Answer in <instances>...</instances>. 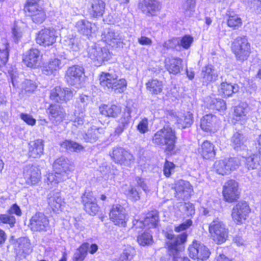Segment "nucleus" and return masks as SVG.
<instances>
[{
  "label": "nucleus",
  "instance_id": "1",
  "mask_svg": "<svg viewBox=\"0 0 261 261\" xmlns=\"http://www.w3.org/2000/svg\"><path fill=\"white\" fill-rule=\"evenodd\" d=\"M53 167L55 172L49 173L47 179L48 184L54 185L68 179L69 174L73 170L72 163L67 158L61 156L57 159L54 164Z\"/></svg>",
  "mask_w": 261,
  "mask_h": 261
},
{
  "label": "nucleus",
  "instance_id": "2",
  "mask_svg": "<svg viewBox=\"0 0 261 261\" xmlns=\"http://www.w3.org/2000/svg\"><path fill=\"white\" fill-rule=\"evenodd\" d=\"M177 137L174 129L170 126H164L158 130L153 136L152 143L161 147H164L168 152H172L175 148Z\"/></svg>",
  "mask_w": 261,
  "mask_h": 261
},
{
  "label": "nucleus",
  "instance_id": "3",
  "mask_svg": "<svg viewBox=\"0 0 261 261\" xmlns=\"http://www.w3.org/2000/svg\"><path fill=\"white\" fill-rule=\"evenodd\" d=\"M187 236L186 232L175 237L172 232H166L165 237L168 240L166 244L169 254L162 257L161 261H174L177 253L184 249V244L187 241Z\"/></svg>",
  "mask_w": 261,
  "mask_h": 261
},
{
  "label": "nucleus",
  "instance_id": "4",
  "mask_svg": "<svg viewBox=\"0 0 261 261\" xmlns=\"http://www.w3.org/2000/svg\"><path fill=\"white\" fill-rule=\"evenodd\" d=\"M100 85L105 89L120 93L124 91L126 82L124 79H118V76L113 73L102 72L99 77Z\"/></svg>",
  "mask_w": 261,
  "mask_h": 261
},
{
  "label": "nucleus",
  "instance_id": "5",
  "mask_svg": "<svg viewBox=\"0 0 261 261\" xmlns=\"http://www.w3.org/2000/svg\"><path fill=\"white\" fill-rule=\"evenodd\" d=\"M209 231L214 241L218 244L224 243L228 238V228L218 219H215L211 223Z\"/></svg>",
  "mask_w": 261,
  "mask_h": 261
},
{
  "label": "nucleus",
  "instance_id": "6",
  "mask_svg": "<svg viewBox=\"0 0 261 261\" xmlns=\"http://www.w3.org/2000/svg\"><path fill=\"white\" fill-rule=\"evenodd\" d=\"M232 50L237 60H246L250 54V45L246 37H237L233 42Z\"/></svg>",
  "mask_w": 261,
  "mask_h": 261
},
{
  "label": "nucleus",
  "instance_id": "7",
  "mask_svg": "<svg viewBox=\"0 0 261 261\" xmlns=\"http://www.w3.org/2000/svg\"><path fill=\"white\" fill-rule=\"evenodd\" d=\"M101 39L113 47H123L124 36L122 32L113 29H106L101 34Z\"/></svg>",
  "mask_w": 261,
  "mask_h": 261
},
{
  "label": "nucleus",
  "instance_id": "8",
  "mask_svg": "<svg viewBox=\"0 0 261 261\" xmlns=\"http://www.w3.org/2000/svg\"><path fill=\"white\" fill-rule=\"evenodd\" d=\"M110 155L116 164L129 166L134 162L133 154L122 147H114Z\"/></svg>",
  "mask_w": 261,
  "mask_h": 261
},
{
  "label": "nucleus",
  "instance_id": "9",
  "mask_svg": "<svg viewBox=\"0 0 261 261\" xmlns=\"http://www.w3.org/2000/svg\"><path fill=\"white\" fill-rule=\"evenodd\" d=\"M57 37L58 33L55 29H44L38 33L36 40L38 44L46 47L55 43Z\"/></svg>",
  "mask_w": 261,
  "mask_h": 261
},
{
  "label": "nucleus",
  "instance_id": "10",
  "mask_svg": "<svg viewBox=\"0 0 261 261\" xmlns=\"http://www.w3.org/2000/svg\"><path fill=\"white\" fill-rule=\"evenodd\" d=\"M189 255L197 261H203L208 258L210 252L203 244L197 241H193L189 247Z\"/></svg>",
  "mask_w": 261,
  "mask_h": 261
},
{
  "label": "nucleus",
  "instance_id": "11",
  "mask_svg": "<svg viewBox=\"0 0 261 261\" xmlns=\"http://www.w3.org/2000/svg\"><path fill=\"white\" fill-rule=\"evenodd\" d=\"M30 226L34 231H46L49 226V220L43 213H36L30 219Z\"/></svg>",
  "mask_w": 261,
  "mask_h": 261
},
{
  "label": "nucleus",
  "instance_id": "12",
  "mask_svg": "<svg viewBox=\"0 0 261 261\" xmlns=\"http://www.w3.org/2000/svg\"><path fill=\"white\" fill-rule=\"evenodd\" d=\"M250 212L248 203L245 201H240L233 207L231 216L233 220L238 224L242 223L246 219Z\"/></svg>",
  "mask_w": 261,
  "mask_h": 261
},
{
  "label": "nucleus",
  "instance_id": "13",
  "mask_svg": "<svg viewBox=\"0 0 261 261\" xmlns=\"http://www.w3.org/2000/svg\"><path fill=\"white\" fill-rule=\"evenodd\" d=\"M88 57L95 62V65L99 66L103 61L110 58V54L106 47L90 46L88 48Z\"/></svg>",
  "mask_w": 261,
  "mask_h": 261
},
{
  "label": "nucleus",
  "instance_id": "14",
  "mask_svg": "<svg viewBox=\"0 0 261 261\" xmlns=\"http://www.w3.org/2000/svg\"><path fill=\"white\" fill-rule=\"evenodd\" d=\"M238 183L234 180L230 179L225 182L223 186V195L226 201L232 202L239 198Z\"/></svg>",
  "mask_w": 261,
  "mask_h": 261
},
{
  "label": "nucleus",
  "instance_id": "15",
  "mask_svg": "<svg viewBox=\"0 0 261 261\" xmlns=\"http://www.w3.org/2000/svg\"><path fill=\"white\" fill-rule=\"evenodd\" d=\"M74 94V91L67 88H62L58 86L51 90L50 98L55 102L63 103L70 100Z\"/></svg>",
  "mask_w": 261,
  "mask_h": 261
},
{
  "label": "nucleus",
  "instance_id": "16",
  "mask_svg": "<svg viewBox=\"0 0 261 261\" xmlns=\"http://www.w3.org/2000/svg\"><path fill=\"white\" fill-rule=\"evenodd\" d=\"M161 5L156 0H141L139 8L147 16L157 15L161 10Z\"/></svg>",
  "mask_w": 261,
  "mask_h": 261
},
{
  "label": "nucleus",
  "instance_id": "17",
  "mask_svg": "<svg viewBox=\"0 0 261 261\" xmlns=\"http://www.w3.org/2000/svg\"><path fill=\"white\" fill-rule=\"evenodd\" d=\"M23 176L27 184L30 185H36L41 178L40 170L36 165H27L23 168Z\"/></svg>",
  "mask_w": 261,
  "mask_h": 261
},
{
  "label": "nucleus",
  "instance_id": "18",
  "mask_svg": "<svg viewBox=\"0 0 261 261\" xmlns=\"http://www.w3.org/2000/svg\"><path fill=\"white\" fill-rule=\"evenodd\" d=\"M84 69L79 66H72L68 68L66 73V82L72 86H79L83 79Z\"/></svg>",
  "mask_w": 261,
  "mask_h": 261
},
{
  "label": "nucleus",
  "instance_id": "19",
  "mask_svg": "<svg viewBox=\"0 0 261 261\" xmlns=\"http://www.w3.org/2000/svg\"><path fill=\"white\" fill-rule=\"evenodd\" d=\"M110 219L115 225L124 226L126 222L125 210L120 205H114L110 212Z\"/></svg>",
  "mask_w": 261,
  "mask_h": 261
},
{
  "label": "nucleus",
  "instance_id": "20",
  "mask_svg": "<svg viewBox=\"0 0 261 261\" xmlns=\"http://www.w3.org/2000/svg\"><path fill=\"white\" fill-rule=\"evenodd\" d=\"M84 209L87 213L91 215H95L99 210V206L96 202V199L91 191H86L82 197Z\"/></svg>",
  "mask_w": 261,
  "mask_h": 261
},
{
  "label": "nucleus",
  "instance_id": "21",
  "mask_svg": "<svg viewBox=\"0 0 261 261\" xmlns=\"http://www.w3.org/2000/svg\"><path fill=\"white\" fill-rule=\"evenodd\" d=\"M175 196L179 199L184 200L190 197L193 189L189 181L179 180L175 184Z\"/></svg>",
  "mask_w": 261,
  "mask_h": 261
},
{
  "label": "nucleus",
  "instance_id": "22",
  "mask_svg": "<svg viewBox=\"0 0 261 261\" xmlns=\"http://www.w3.org/2000/svg\"><path fill=\"white\" fill-rule=\"evenodd\" d=\"M31 251L30 244L25 238L19 239L14 245V252L19 259L25 257Z\"/></svg>",
  "mask_w": 261,
  "mask_h": 261
},
{
  "label": "nucleus",
  "instance_id": "23",
  "mask_svg": "<svg viewBox=\"0 0 261 261\" xmlns=\"http://www.w3.org/2000/svg\"><path fill=\"white\" fill-rule=\"evenodd\" d=\"M217 121V118L215 116L212 114L205 115L201 119V128L205 132L214 133L218 127Z\"/></svg>",
  "mask_w": 261,
  "mask_h": 261
},
{
  "label": "nucleus",
  "instance_id": "24",
  "mask_svg": "<svg viewBox=\"0 0 261 261\" xmlns=\"http://www.w3.org/2000/svg\"><path fill=\"white\" fill-rule=\"evenodd\" d=\"M105 3L102 0H90L88 12L93 17L102 16L105 12Z\"/></svg>",
  "mask_w": 261,
  "mask_h": 261
},
{
  "label": "nucleus",
  "instance_id": "25",
  "mask_svg": "<svg viewBox=\"0 0 261 261\" xmlns=\"http://www.w3.org/2000/svg\"><path fill=\"white\" fill-rule=\"evenodd\" d=\"M48 110L49 119L54 123L58 124L64 119L66 113L59 105H50Z\"/></svg>",
  "mask_w": 261,
  "mask_h": 261
},
{
  "label": "nucleus",
  "instance_id": "26",
  "mask_svg": "<svg viewBox=\"0 0 261 261\" xmlns=\"http://www.w3.org/2000/svg\"><path fill=\"white\" fill-rule=\"evenodd\" d=\"M193 42V38L190 35H185L180 39H173L166 41L164 44V47L167 48H174L176 43L187 49L191 45Z\"/></svg>",
  "mask_w": 261,
  "mask_h": 261
},
{
  "label": "nucleus",
  "instance_id": "27",
  "mask_svg": "<svg viewBox=\"0 0 261 261\" xmlns=\"http://www.w3.org/2000/svg\"><path fill=\"white\" fill-rule=\"evenodd\" d=\"M130 108L126 107L123 115L117 121L118 124L115 129L116 135L119 136L125 129L128 128L130 121Z\"/></svg>",
  "mask_w": 261,
  "mask_h": 261
},
{
  "label": "nucleus",
  "instance_id": "28",
  "mask_svg": "<svg viewBox=\"0 0 261 261\" xmlns=\"http://www.w3.org/2000/svg\"><path fill=\"white\" fill-rule=\"evenodd\" d=\"M176 120L177 127L184 129L190 127L193 123V115L190 112H178Z\"/></svg>",
  "mask_w": 261,
  "mask_h": 261
},
{
  "label": "nucleus",
  "instance_id": "29",
  "mask_svg": "<svg viewBox=\"0 0 261 261\" xmlns=\"http://www.w3.org/2000/svg\"><path fill=\"white\" fill-rule=\"evenodd\" d=\"M29 147V155L33 158H38L43 153L44 144L41 139H37L31 142Z\"/></svg>",
  "mask_w": 261,
  "mask_h": 261
},
{
  "label": "nucleus",
  "instance_id": "30",
  "mask_svg": "<svg viewBox=\"0 0 261 261\" xmlns=\"http://www.w3.org/2000/svg\"><path fill=\"white\" fill-rule=\"evenodd\" d=\"M182 60L179 58H167L165 60V66L170 73L176 74L182 68Z\"/></svg>",
  "mask_w": 261,
  "mask_h": 261
},
{
  "label": "nucleus",
  "instance_id": "31",
  "mask_svg": "<svg viewBox=\"0 0 261 261\" xmlns=\"http://www.w3.org/2000/svg\"><path fill=\"white\" fill-rule=\"evenodd\" d=\"M201 77L203 83L208 84L215 82L218 78V74L211 65L203 67L201 70Z\"/></svg>",
  "mask_w": 261,
  "mask_h": 261
},
{
  "label": "nucleus",
  "instance_id": "32",
  "mask_svg": "<svg viewBox=\"0 0 261 261\" xmlns=\"http://www.w3.org/2000/svg\"><path fill=\"white\" fill-rule=\"evenodd\" d=\"M99 111L105 116L116 118L120 114L121 108L116 105H103L99 107Z\"/></svg>",
  "mask_w": 261,
  "mask_h": 261
},
{
  "label": "nucleus",
  "instance_id": "33",
  "mask_svg": "<svg viewBox=\"0 0 261 261\" xmlns=\"http://www.w3.org/2000/svg\"><path fill=\"white\" fill-rule=\"evenodd\" d=\"M247 110V105L245 103H242L236 107L233 114V120L240 122L241 124H244L247 119L246 116Z\"/></svg>",
  "mask_w": 261,
  "mask_h": 261
},
{
  "label": "nucleus",
  "instance_id": "34",
  "mask_svg": "<svg viewBox=\"0 0 261 261\" xmlns=\"http://www.w3.org/2000/svg\"><path fill=\"white\" fill-rule=\"evenodd\" d=\"M40 56V51L36 48L30 49L23 59V62L30 67H35L37 66Z\"/></svg>",
  "mask_w": 261,
  "mask_h": 261
},
{
  "label": "nucleus",
  "instance_id": "35",
  "mask_svg": "<svg viewBox=\"0 0 261 261\" xmlns=\"http://www.w3.org/2000/svg\"><path fill=\"white\" fill-rule=\"evenodd\" d=\"M48 203L55 212L61 210L64 201L59 192H51L48 195Z\"/></svg>",
  "mask_w": 261,
  "mask_h": 261
},
{
  "label": "nucleus",
  "instance_id": "36",
  "mask_svg": "<svg viewBox=\"0 0 261 261\" xmlns=\"http://www.w3.org/2000/svg\"><path fill=\"white\" fill-rule=\"evenodd\" d=\"M239 87L237 84L232 85L227 82H222L218 88L220 95L225 97L231 96L232 94L239 91Z\"/></svg>",
  "mask_w": 261,
  "mask_h": 261
},
{
  "label": "nucleus",
  "instance_id": "37",
  "mask_svg": "<svg viewBox=\"0 0 261 261\" xmlns=\"http://www.w3.org/2000/svg\"><path fill=\"white\" fill-rule=\"evenodd\" d=\"M214 147V145L210 141H205L201 144L198 151L204 159H210L215 156Z\"/></svg>",
  "mask_w": 261,
  "mask_h": 261
},
{
  "label": "nucleus",
  "instance_id": "38",
  "mask_svg": "<svg viewBox=\"0 0 261 261\" xmlns=\"http://www.w3.org/2000/svg\"><path fill=\"white\" fill-rule=\"evenodd\" d=\"M62 43L65 49L72 51H78L81 48L80 41L75 36L72 35L65 37Z\"/></svg>",
  "mask_w": 261,
  "mask_h": 261
},
{
  "label": "nucleus",
  "instance_id": "39",
  "mask_svg": "<svg viewBox=\"0 0 261 261\" xmlns=\"http://www.w3.org/2000/svg\"><path fill=\"white\" fill-rule=\"evenodd\" d=\"M146 87L149 93L152 95H158L161 93L163 89L162 81L158 79L149 80L146 83Z\"/></svg>",
  "mask_w": 261,
  "mask_h": 261
},
{
  "label": "nucleus",
  "instance_id": "40",
  "mask_svg": "<svg viewBox=\"0 0 261 261\" xmlns=\"http://www.w3.org/2000/svg\"><path fill=\"white\" fill-rule=\"evenodd\" d=\"M159 213L157 211H152L148 213L144 221L139 223L148 228L156 227L159 222Z\"/></svg>",
  "mask_w": 261,
  "mask_h": 261
},
{
  "label": "nucleus",
  "instance_id": "41",
  "mask_svg": "<svg viewBox=\"0 0 261 261\" xmlns=\"http://www.w3.org/2000/svg\"><path fill=\"white\" fill-rule=\"evenodd\" d=\"M101 128L92 126L89 128L83 134V139L86 142L93 143L95 142L99 138Z\"/></svg>",
  "mask_w": 261,
  "mask_h": 261
},
{
  "label": "nucleus",
  "instance_id": "42",
  "mask_svg": "<svg viewBox=\"0 0 261 261\" xmlns=\"http://www.w3.org/2000/svg\"><path fill=\"white\" fill-rule=\"evenodd\" d=\"M94 25V24H92L87 20L81 19L76 22L75 27L80 34L89 36L92 33Z\"/></svg>",
  "mask_w": 261,
  "mask_h": 261
},
{
  "label": "nucleus",
  "instance_id": "43",
  "mask_svg": "<svg viewBox=\"0 0 261 261\" xmlns=\"http://www.w3.org/2000/svg\"><path fill=\"white\" fill-rule=\"evenodd\" d=\"M246 139L243 135L236 132L231 138V145L236 150L244 149L246 147Z\"/></svg>",
  "mask_w": 261,
  "mask_h": 261
},
{
  "label": "nucleus",
  "instance_id": "44",
  "mask_svg": "<svg viewBox=\"0 0 261 261\" xmlns=\"http://www.w3.org/2000/svg\"><path fill=\"white\" fill-rule=\"evenodd\" d=\"M28 11L29 12L33 22L41 23L45 20V14L41 8L31 7L29 8V11Z\"/></svg>",
  "mask_w": 261,
  "mask_h": 261
},
{
  "label": "nucleus",
  "instance_id": "45",
  "mask_svg": "<svg viewBox=\"0 0 261 261\" xmlns=\"http://www.w3.org/2000/svg\"><path fill=\"white\" fill-rule=\"evenodd\" d=\"M61 67V62L57 58L50 59L48 63L46 64L43 70V72L46 75H51L55 72L58 71Z\"/></svg>",
  "mask_w": 261,
  "mask_h": 261
},
{
  "label": "nucleus",
  "instance_id": "46",
  "mask_svg": "<svg viewBox=\"0 0 261 261\" xmlns=\"http://www.w3.org/2000/svg\"><path fill=\"white\" fill-rule=\"evenodd\" d=\"M62 148L71 152H80L84 149V147L81 144L71 141L65 140L61 144Z\"/></svg>",
  "mask_w": 261,
  "mask_h": 261
},
{
  "label": "nucleus",
  "instance_id": "47",
  "mask_svg": "<svg viewBox=\"0 0 261 261\" xmlns=\"http://www.w3.org/2000/svg\"><path fill=\"white\" fill-rule=\"evenodd\" d=\"M88 247V244H84L82 245L81 247L75 252L73 257V260L83 261L87 255Z\"/></svg>",
  "mask_w": 261,
  "mask_h": 261
},
{
  "label": "nucleus",
  "instance_id": "48",
  "mask_svg": "<svg viewBox=\"0 0 261 261\" xmlns=\"http://www.w3.org/2000/svg\"><path fill=\"white\" fill-rule=\"evenodd\" d=\"M228 16L227 19V25L228 27L232 28L234 29H238L241 27L242 21L241 18L237 15H231L230 13H227Z\"/></svg>",
  "mask_w": 261,
  "mask_h": 261
},
{
  "label": "nucleus",
  "instance_id": "49",
  "mask_svg": "<svg viewBox=\"0 0 261 261\" xmlns=\"http://www.w3.org/2000/svg\"><path fill=\"white\" fill-rule=\"evenodd\" d=\"M214 169L219 174L225 175L229 173L225 159L216 161L214 164Z\"/></svg>",
  "mask_w": 261,
  "mask_h": 261
},
{
  "label": "nucleus",
  "instance_id": "50",
  "mask_svg": "<svg viewBox=\"0 0 261 261\" xmlns=\"http://www.w3.org/2000/svg\"><path fill=\"white\" fill-rule=\"evenodd\" d=\"M260 158L257 155L246 158L245 166L248 169H256L259 165Z\"/></svg>",
  "mask_w": 261,
  "mask_h": 261
},
{
  "label": "nucleus",
  "instance_id": "51",
  "mask_svg": "<svg viewBox=\"0 0 261 261\" xmlns=\"http://www.w3.org/2000/svg\"><path fill=\"white\" fill-rule=\"evenodd\" d=\"M137 241L140 245H149L152 242V236L149 232L146 231L138 236Z\"/></svg>",
  "mask_w": 261,
  "mask_h": 261
},
{
  "label": "nucleus",
  "instance_id": "52",
  "mask_svg": "<svg viewBox=\"0 0 261 261\" xmlns=\"http://www.w3.org/2000/svg\"><path fill=\"white\" fill-rule=\"evenodd\" d=\"M227 163L229 173L238 169L241 165L240 159L237 157H230L225 159Z\"/></svg>",
  "mask_w": 261,
  "mask_h": 261
},
{
  "label": "nucleus",
  "instance_id": "53",
  "mask_svg": "<svg viewBox=\"0 0 261 261\" xmlns=\"http://www.w3.org/2000/svg\"><path fill=\"white\" fill-rule=\"evenodd\" d=\"M134 248L131 246H127L121 255L119 261H130L135 254Z\"/></svg>",
  "mask_w": 261,
  "mask_h": 261
},
{
  "label": "nucleus",
  "instance_id": "54",
  "mask_svg": "<svg viewBox=\"0 0 261 261\" xmlns=\"http://www.w3.org/2000/svg\"><path fill=\"white\" fill-rule=\"evenodd\" d=\"M210 108L217 111H223L226 109V106L225 102L223 100L216 98L211 101Z\"/></svg>",
  "mask_w": 261,
  "mask_h": 261
},
{
  "label": "nucleus",
  "instance_id": "55",
  "mask_svg": "<svg viewBox=\"0 0 261 261\" xmlns=\"http://www.w3.org/2000/svg\"><path fill=\"white\" fill-rule=\"evenodd\" d=\"M195 6V0H187L183 4L182 7L185 11V13L190 16L194 11Z\"/></svg>",
  "mask_w": 261,
  "mask_h": 261
},
{
  "label": "nucleus",
  "instance_id": "56",
  "mask_svg": "<svg viewBox=\"0 0 261 261\" xmlns=\"http://www.w3.org/2000/svg\"><path fill=\"white\" fill-rule=\"evenodd\" d=\"M0 222L4 224H8L11 227H12L16 222V220L14 216L10 214H1L0 215Z\"/></svg>",
  "mask_w": 261,
  "mask_h": 261
},
{
  "label": "nucleus",
  "instance_id": "57",
  "mask_svg": "<svg viewBox=\"0 0 261 261\" xmlns=\"http://www.w3.org/2000/svg\"><path fill=\"white\" fill-rule=\"evenodd\" d=\"M126 194L132 201H137L140 199V194L135 187L129 188Z\"/></svg>",
  "mask_w": 261,
  "mask_h": 261
},
{
  "label": "nucleus",
  "instance_id": "58",
  "mask_svg": "<svg viewBox=\"0 0 261 261\" xmlns=\"http://www.w3.org/2000/svg\"><path fill=\"white\" fill-rule=\"evenodd\" d=\"M9 58L8 45H6L4 48L0 49V67L6 64Z\"/></svg>",
  "mask_w": 261,
  "mask_h": 261
},
{
  "label": "nucleus",
  "instance_id": "59",
  "mask_svg": "<svg viewBox=\"0 0 261 261\" xmlns=\"http://www.w3.org/2000/svg\"><path fill=\"white\" fill-rule=\"evenodd\" d=\"M36 88L37 86L35 83L31 80H26L22 83V88L26 92H33Z\"/></svg>",
  "mask_w": 261,
  "mask_h": 261
},
{
  "label": "nucleus",
  "instance_id": "60",
  "mask_svg": "<svg viewBox=\"0 0 261 261\" xmlns=\"http://www.w3.org/2000/svg\"><path fill=\"white\" fill-rule=\"evenodd\" d=\"M174 168L175 165L172 162L166 160L163 170L164 175L166 177H169Z\"/></svg>",
  "mask_w": 261,
  "mask_h": 261
},
{
  "label": "nucleus",
  "instance_id": "61",
  "mask_svg": "<svg viewBox=\"0 0 261 261\" xmlns=\"http://www.w3.org/2000/svg\"><path fill=\"white\" fill-rule=\"evenodd\" d=\"M137 129L141 134H145L148 131V122L146 118L143 119L138 124Z\"/></svg>",
  "mask_w": 261,
  "mask_h": 261
},
{
  "label": "nucleus",
  "instance_id": "62",
  "mask_svg": "<svg viewBox=\"0 0 261 261\" xmlns=\"http://www.w3.org/2000/svg\"><path fill=\"white\" fill-rule=\"evenodd\" d=\"M193 222L191 219H188L182 223L175 227V231L179 232L186 230L192 225Z\"/></svg>",
  "mask_w": 261,
  "mask_h": 261
},
{
  "label": "nucleus",
  "instance_id": "63",
  "mask_svg": "<svg viewBox=\"0 0 261 261\" xmlns=\"http://www.w3.org/2000/svg\"><path fill=\"white\" fill-rule=\"evenodd\" d=\"M20 118L29 125L33 126L35 124L36 120L29 114L21 113L20 114Z\"/></svg>",
  "mask_w": 261,
  "mask_h": 261
},
{
  "label": "nucleus",
  "instance_id": "64",
  "mask_svg": "<svg viewBox=\"0 0 261 261\" xmlns=\"http://www.w3.org/2000/svg\"><path fill=\"white\" fill-rule=\"evenodd\" d=\"M85 121L84 115L83 113H80L73 120V124L76 127H79L82 126Z\"/></svg>",
  "mask_w": 261,
  "mask_h": 261
}]
</instances>
